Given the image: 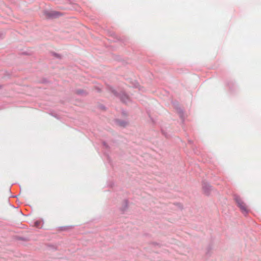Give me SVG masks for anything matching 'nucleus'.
Returning a JSON list of instances; mask_svg holds the SVG:
<instances>
[{"label": "nucleus", "instance_id": "f03ea898", "mask_svg": "<svg viewBox=\"0 0 261 261\" xmlns=\"http://www.w3.org/2000/svg\"><path fill=\"white\" fill-rule=\"evenodd\" d=\"M40 222H39V221H37L35 223V225L36 226V227H38L39 224H40Z\"/></svg>", "mask_w": 261, "mask_h": 261}, {"label": "nucleus", "instance_id": "f257e3e1", "mask_svg": "<svg viewBox=\"0 0 261 261\" xmlns=\"http://www.w3.org/2000/svg\"><path fill=\"white\" fill-rule=\"evenodd\" d=\"M235 200L242 212L243 213H247L248 208L246 204L239 197H236Z\"/></svg>", "mask_w": 261, "mask_h": 261}]
</instances>
